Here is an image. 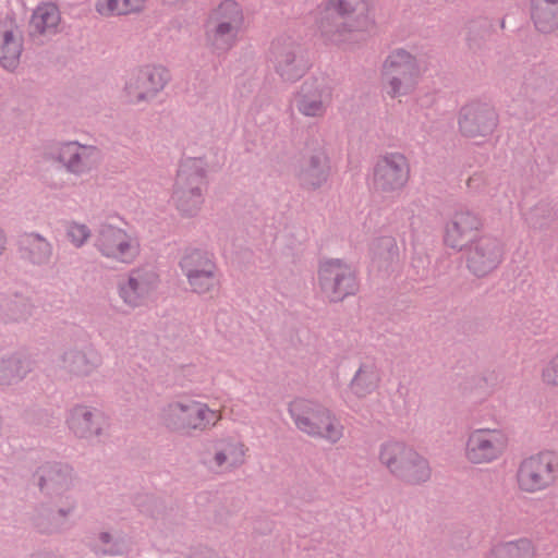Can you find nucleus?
Listing matches in <instances>:
<instances>
[{
    "label": "nucleus",
    "mask_w": 558,
    "mask_h": 558,
    "mask_svg": "<svg viewBox=\"0 0 558 558\" xmlns=\"http://www.w3.org/2000/svg\"><path fill=\"white\" fill-rule=\"evenodd\" d=\"M289 413L302 433L312 437L337 442L343 435V427L328 409L306 398L290 402Z\"/></svg>",
    "instance_id": "f257e3e1"
},
{
    "label": "nucleus",
    "mask_w": 558,
    "mask_h": 558,
    "mask_svg": "<svg viewBox=\"0 0 558 558\" xmlns=\"http://www.w3.org/2000/svg\"><path fill=\"white\" fill-rule=\"evenodd\" d=\"M244 25L241 5L233 0H225L209 15L207 41L214 50H229L238 41Z\"/></svg>",
    "instance_id": "f03ea898"
},
{
    "label": "nucleus",
    "mask_w": 558,
    "mask_h": 558,
    "mask_svg": "<svg viewBox=\"0 0 558 558\" xmlns=\"http://www.w3.org/2000/svg\"><path fill=\"white\" fill-rule=\"evenodd\" d=\"M557 478L558 454L551 450H542L524 458L515 475L519 490L526 494L546 490Z\"/></svg>",
    "instance_id": "7ed1b4c3"
},
{
    "label": "nucleus",
    "mask_w": 558,
    "mask_h": 558,
    "mask_svg": "<svg viewBox=\"0 0 558 558\" xmlns=\"http://www.w3.org/2000/svg\"><path fill=\"white\" fill-rule=\"evenodd\" d=\"M317 284L322 295L331 302H339L347 296L354 295L360 289L355 268L339 258L320 262Z\"/></svg>",
    "instance_id": "20e7f679"
},
{
    "label": "nucleus",
    "mask_w": 558,
    "mask_h": 558,
    "mask_svg": "<svg viewBox=\"0 0 558 558\" xmlns=\"http://www.w3.org/2000/svg\"><path fill=\"white\" fill-rule=\"evenodd\" d=\"M418 76L415 58L404 50H396L384 62L383 88L390 97L400 98L415 89Z\"/></svg>",
    "instance_id": "39448f33"
},
{
    "label": "nucleus",
    "mask_w": 558,
    "mask_h": 558,
    "mask_svg": "<svg viewBox=\"0 0 558 558\" xmlns=\"http://www.w3.org/2000/svg\"><path fill=\"white\" fill-rule=\"evenodd\" d=\"M205 172L203 161L187 159L179 168L172 193L175 207L184 215L195 214L203 204Z\"/></svg>",
    "instance_id": "423d86ee"
},
{
    "label": "nucleus",
    "mask_w": 558,
    "mask_h": 558,
    "mask_svg": "<svg viewBox=\"0 0 558 558\" xmlns=\"http://www.w3.org/2000/svg\"><path fill=\"white\" fill-rule=\"evenodd\" d=\"M221 417V411L193 400L173 402L163 413V420L169 427L183 430H205L215 426Z\"/></svg>",
    "instance_id": "0eeeda50"
},
{
    "label": "nucleus",
    "mask_w": 558,
    "mask_h": 558,
    "mask_svg": "<svg viewBox=\"0 0 558 558\" xmlns=\"http://www.w3.org/2000/svg\"><path fill=\"white\" fill-rule=\"evenodd\" d=\"M328 7L342 19L332 34L337 44L373 26L371 0H328Z\"/></svg>",
    "instance_id": "6e6552de"
},
{
    "label": "nucleus",
    "mask_w": 558,
    "mask_h": 558,
    "mask_svg": "<svg viewBox=\"0 0 558 558\" xmlns=\"http://www.w3.org/2000/svg\"><path fill=\"white\" fill-rule=\"evenodd\" d=\"M508 444V435L501 429H475L468 438L465 458L473 464L490 463L502 456Z\"/></svg>",
    "instance_id": "1a4fd4ad"
},
{
    "label": "nucleus",
    "mask_w": 558,
    "mask_h": 558,
    "mask_svg": "<svg viewBox=\"0 0 558 558\" xmlns=\"http://www.w3.org/2000/svg\"><path fill=\"white\" fill-rule=\"evenodd\" d=\"M168 80V73L162 66L146 65L130 71L124 80V92L128 101L138 102L155 96Z\"/></svg>",
    "instance_id": "9d476101"
},
{
    "label": "nucleus",
    "mask_w": 558,
    "mask_h": 558,
    "mask_svg": "<svg viewBox=\"0 0 558 558\" xmlns=\"http://www.w3.org/2000/svg\"><path fill=\"white\" fill-rule=\"evenodd\" d=\"M96 245L105 257L120 263H132L140 253L137 239L125 230L112 226H106L100 230Z\"/></svg>",
    "instance_id": "9b49d317"
},
{
    "label": "nucleus",
    "mask_w": 558,
    "mask_h": 558,
    "mask_svg": "<svg viewBox=\"0 0 558 558\" xmlns=\"http://www.w3.org/2000/svg\"><path fill=\"white\" fill-rule=\"evenodd\" d=\"M331 92L324 80L305 81L294 97L296 110L310 118H320L325 114Z\"/></svg>",
    "instance_id": "f8f14e48"
},
{
    "label": "nucleus",
    "mask_w": 558,
    "mask_h": 558,
    "mask_svg": "<svg viewBox=\"0 0 558 558\" xmlns=\"http://www.w3.org/2000/svg\"><path fill=\"white\" fill-rule=\"evenodd\" d=\"M497 126L494 109L481 102L464 106L459 116L460 131L469 137L486 136Z\"/></svg>",
    "instance_id": "ddd939ff"
},
{
    "label": "nucleus",
    "mask_w": 558,
    "mask_h": 558,
    "mask_svg": "<svg viewBox=\"0 0 558 558\" xmlns=\"http://www.w3.org/2000/svg\"><path fill=\"white\" fill-rule=\"evenodd\" d=\"M158 287L159 278L155 271L138 269L120 287V295L130 306H141L155 296Z\"/></svg>",
    "instance_id": "4468645a"
},
{
    "label": "nucleus",
    "mask_w": 558,
    "mask_h": 558,
    "mask_svg": "<svg viewBox=\"0 0 558 558\" xmlns=\"http://www.w3.org/2000/svg\"><path fill=\"white\" fill-rule=\"evenodd\" d=\"M409 174L407 158L401 154H390L377 162L374 182L381 191H395L407 184Z\"/></svg>",
    "instance_id": "2eb2a0df"
},
{
    "label": "nucleus",
    "mask_w": 558,
    "mask_h": 558,
    "mask_svg": "<svg viewBox=\"0 0 558 558\" xmlns=\"http://www.w3.org/2000/svg\"><path fill=\"white\" fill-rule=\"evenodd\" d=\"M501 259L502 252L499 245L492 239L481 238L470 246L466 266L473 275L484 277L495 270Z\"/></svg>",
    "instance_id": "dca6fc26"
},
{
    "label": "nucleus",
    "mask_w": 558,
    "mask_h": 558,
    "mask_svg": "<svg viewBox=\"0 0 558 558\" xmlns=\"http://www.w3.org/2000/svg\"><path fill=\"white\" fill-rule=\"evenodd\" d=\"M481 218L471 211H459L447 223L444 242L447 246L461 250L481 230Z\"/></svg>",
    "instance_id": "f3484780"
},
{
    "label": "nucleus",
    "mask_w": 558,
    "mask_h": 558,
    "mask_svg": "<svg viewBox=\"0 0 558 558\" xmlns=\"http://www.w3.org/2000/svg\"><path fill=\"white\" fill-rule=\"evenodd\" d=\"M59 160L73 173L81 174L92 170L99 161V153L93 146L65 143L59 148Z\"/></svg>",
    "instance_id": "a211bd4d"
},
{
    "label": "nucleus",
    "mask_w": 558,
    "mask_h": 558,
    "mask_svg": "<svg viewBox=\"0 0 558 558\" xmlns=\"http://www.w3.org/2000/svg\"><path fill=\"white\" fill-rule=\"evenodd\" d=\"M23 52V36L13 22L0 24V64L7 70H15Z\"/></svg>",
    "instance_id": "6ab92c4d"
},
{
    "label": "nucleus",
    "mask_w": 558,
    "mask_h": 558,
    "mask_svg": "<svg viewBox=\"0 0 558 558\" xmlns=\"http://www.w3.org/2000/svg\"><path fill=\"white\" fill-rule=\"evenodd\" d=\"M246 448L239 439L229 437L218 440L214 445L211 459L208 461L210 469L228 471L244 462Z\"/></svg>",
    "instance_id": "aec40b11"
},
{
    "label": "nucleus",
    "mask_w": 558,
    "mask_h": 558,
    "mask_svg": "<svg viewBox=\"0 0 558 558\" xmlns=\"http://www.w3.org/2000/svg\"><path fill=\"white\" fill-rule=\"evenodd\" d=\"M271 60L277 73L286 81L301 77L306 70L304 62L296 56L292 46L274 45Z\"/></svg>",
    "instance_id": "412c9836"
},
{
    "label": "nucleus",
    "mask_w": 558,
    "mask_h": 558,
    "mask_svg": "<svg viewBox=\"0 0 558 558\" xmlns=\"http://www.w3.org/2000/svg\"><path fill=\"white\" fill-rule=\"evenodd\" d=\"M60 22L61 14L56 4L40 3L31 16L29 33L32 36H51L58 32Z\"/></svg>",
    "instance_id": "4be33fe9"
},
{
    "label": "nucleus",
    "mask_w": 558,
    "mask_h": 558,
    "mask_svg": "<svg viewBox=\"0 0 558 558\" xmlns=\"http://www.w3.org/2000/svg\"><path fill=\"white\" fill-rule=\"evenodd\" d=\"M411 458H415V450L403 442L386 441L380 445L378 460L393 475L399 476Z\"/></svg>",
    "instance_id": "5701e85b"
},
{
    "label": "nucleus",
    "mask_w": 558,
    "mask_h": 558,
    "mask_svg": "<svg viewBox=\"0 0 558 558\" xmlns=\"http://www.w3.org/2000/svg\"><path fill=\"white\" fill-rule=\"evenodd\" d=\"M531 19L542 33L558 29V0H532Z\"/></svg>",
    "instance_id": "b1692460"
},
{
    "label": "nucleus",
    "mask_w": 558,
    "mask_h": 558,
    "mask_svg": "<svg viewBox=\"0 0 558 558\" xmlns=\"http://www.w3.org/2000/svg\"><path fill=\"white\" fill-rule=\"evenodd\" d=\"M145 7V0H96V12L105 17L126 15L140 12Z\"/></svg>",
    "instance_id": "393cba45"
},
{
    "label": "nucleus",
    "mask_w": 558,
    "mask_h": 558,
    "mask_svg": "<svg viewBox=\"0 0 558 558\" xmlns=\"http://www.w3.org/2000/svg\"><path fill=\"white\" fill-rule=\"evenodd\" d=\"M21 246L25 256L33 263L47 260L51 253L50 244L37 234H26L21 239Z\"/></svg>",
    "instance_id": "a878e982"
},
{
    "label": "nucleus",
    "mask_w": 558,
    "mask_h": 558,
    "mask_svg": "<svg viewBox=\"0 0 558 558\" xmlns=\"http://www.w3.org/2000/svg\"><path fill=\"white\" fill-rule=\"evenodd\" d=\"M535 548L531 541L519 539L495 547L489 558H534Z\"/></svg>",
    "instance_id": "bb28decb"
},
{
    "label": "nucleus",
    "mask_w": 558,
    "mask_h": 558,
    "mask_svg": "<svg viewBox=\"0 0 558 558\" xmlns=\"http://www.w3.org/2000/svg\"><path fill=\"white\" fill-rule=\"evenodd\" d=\"M95 415L92 411H89L85 407L76 408L70 417L69 424L70 427L74 430L75 434L80 436H86L92 434H98L100 430L98 420L99 416L96 415L97 422L93 421Z\"/></svg>",
    "instance_id": "cd10ccee"
},
{
    "label": "nucleus",
    "mask_w": 558,
    "mask_h": 558,
    "mask_svg": "<svg viewBox=\"0 0 558 558\" xmlns=\"http://www.w3.org/2000/svg\"><path fill=\"white\" fill-rule=\"evenodd\" d=\"M187 259L186 267L189 268V276H186L189 284L196 293H206L210 291L216 284L215 269H210V266L206 264L207 268L199 270L198 274L194 275L192 270V264Z\"/></svg>",
    "instance_id": "c85d7f7f"
},
{
    "label": "nucleus",
    "mask_w": 558,
    "mask_h": 558,
    "mask_svg": "<svg viewBox=\"0 0 558 558\" xmlns=\"http://www.w3.org/2000/svg\"><path fill=\"white\" fill-rule=\"evenodd\" d=\"M430 476V469L427 461L415 451V458L408 461L405 469L402 470L399 477L412 483L425 482Z\"/></svg>",
    "instance_id": "c756f323"
},
{
    "label": "nucleus",
    "mask_w": 558,
    "mask_h": 558,
    "mask_svg": "<svg viewBox=\"0 0 558 558\" xmlns=\"http://www.w3.org/2000/svg\"><path fill=\"white\" fill-rule=\"evenodd\" d=\"M187 259H191L190 262L193 265L192 270L194 275L205 269V267L207 268L206 264L210 266V269H215V264L208 253L201 250H190L184 254L180 263L185 276H189V268L186 267Z\"/></svg>",
    "instance_id": "7c9ffc66"
},
{
    "label": "nucleus",
    "mask_w": 558,
    "mask_h": 558,
    "mask_svg": "<svg viewBox=\"0 0 558 558\" xmlns=\"http://www.w3.org/2000/svg\"><path fill=\"white\" fill-rule=\"evenodd\" d=\"M377 384V376L374 372L361 368L351 383L352 391L357 396H363Z\"/></svg>",
    "instance_id": "2f4dec72"
},
{
    "label": "nucleus",
    "mask_w": 558,
    "mask_h": 558,
    "mask_svg": "<svg viewBox=\"0 0 558 558\" xmlns=\"http://www.w3.org/2000/svg\"><path fill=\"white\" fill-rule=\"evenodd\" d=\"M327 165L325 158L314 160L312 166L305 171V181L311 185H319L327 178Z\"/></svg>",
    "instance_id": "473e14b6"
},
{
    "label": "nucleus",
    "mask_w": 558,
    "mask_h": 558,
    "mask_svg": "<svg viewBox=\"0 0 558 558\" xmlns=\"http://www.w3.org/2000/svg\"><path fill=\"white\" fill-rule=\"evenodd\" d=\"M66 234L73 245L82 246L90 236L87 226L78 222H71L66 228Z\"/></svg>",
    "instance_id": "72a5a7b5"
},
{
    "label": "nucleus",
    "mask_w": 558,
    "mask_h": 558,
    "mask_svg": "<svg viewBox=\"0 0 558 558\" xmlns=\"http://www.w3.org/2000/svg\"><path fill=\"white\" fill-rule=\"evenodd\" d=\"M22 363L17 360H9L0 364V384L11 383L22 376Z\"/></svg>",
    "instance_id": "f704fd0d"
},
{
    "label": "nucleus",
    "mask_w": 558,
    "mask_h": 558,
    "mask_svg": "<svg viewBox=\"0 0 558 558\" xmlns=\"http://www.w3.org/2000/svg\"><path fill=\"white\" fill-rule=\"evenodd\" d=\"M542 378L547 385H558V354L543 369Z\"/></svg>",
    "instance_id": "c9c22d12"
},
{
    "label": "nucleus",
    "mask_w": 558,
    "mask_h": 558,
    "mask_svg": "<svg viewBox=\"0 0 558 558\" xmlns=\"http://www.w3.org/2000/svg\"><path fill=\"white\" fill-rule=\"evenodd\" d=\"M7 238L3 231L0 229V254H2L5 250Z\"/></svg>",
    "instance_id": "e433bc0d"
},
{
    "label": "nucleus",
    "mask_w": 558,
    "mask_h": 558,
    "mask_svg": "<svg viewBox=\"0 0 558 558\" xmlns=\"http://www.w3.org/2000/svg\"><path fill=\"white\" fill-rule=\"evenodd\" d=\"M102 538H104L105 542H108L109 535L108 534H104Z\"/></svg>",
    "instance_id": "4c0bfd02"
}]
</instances>
